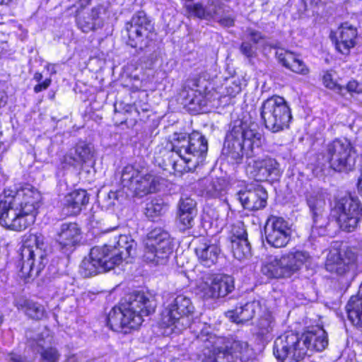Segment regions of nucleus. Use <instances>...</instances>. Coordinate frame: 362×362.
<instances>
[{
	"instance_id": "41",
	"label": "nucleus",
	"mask_w": 362,
	"mask_h": 362,
	"mask_svg": "<svg viewBox=\"0 0 362 362\" xmlns=\"http://www.w3.org/2000/svg\"><path fill=\"white\" fill-rule=\"evenodd\" d=\"M215 276L220 287L221 293L223 297L226 296L233 291L234 280L232 276L222 274H216Z\"/></svg>"
},
{
	"instance_id": "52",
	"label": "nucleus",
	"mask_w": 362,
	"mask_h": 362,
	"mask_svg": "<svg viewBox=\"0 0 362 362\" xmlns=\"http://www.w3.org/2000/svg\"><path fill=\"white\" fill-rule=\"evenodd\" d=\"M247 32L248 33L249 39L255 44L258 43L259 41L262 38V35L258 31L249 28L247 29Z\"/></svg>"
},
{
	"instance_id": "45",
	"label": "nucleus",
	"mask_w": 362,
	"mask_h": 362,
	"mask_svg": "<svg viewBox=\"0 0 362 362\" xmlns=\"http://www.w3.org/2000/svg\"><path fill=\"white\" fill-rule=\"evenodd\" d=\"M196 202L190 197H182L178 203V211L197 213Z\"/></svg>"
},
{
	"instance_id": "61",
	"label": "nucleus",
	"mask_w": 362,
	"mask_h": 362,
	"mask_svg": "<svg viewBox=\"0 0 362 362\" xmlns=\"http://www.w3.org/2000/svg\"><path fill=\"white\" fill-rule=\"evenodd\" d=\"M2 322V320L1 318H0V324Z\"/></svg>"
},
{
	"instance_id": "35",
	"label": "nucleus",
	"mask_w": 362,
	"mask_h": 362,
	"mask_svg": "<svg viewBox=\"0 0 362 362\" xmlns=\"http://www.w3.org/2000/svg\"><path fill=\"white\" fill-rule=\"evenodd\" d=\"M196 288L197 293L204 299H214L211 293L214 291V274H204L197 280Z\"/></svg>"
},
{
	"instance_id": "3",
	"label": "nucleus",
	"mask_w": 362,
	"mask_h": 362,
	"mask_svg": "<svg viewBox=\"0 0 362 362\" xmlns=\"http://www.w3.org/2000/svg\"><path fill=\"white\" fill-rule=\"evenodd\" d=\"M262 134L247 125H235L226 136L223 153L238 163L245 155L250 157L253 150L262 144Z\"/></svg>"
},
{
	"instance_id": "42",
	"label": "nucleus",
	"mask_w": 362,
	"mask_h": 362,
	"mask_svg": "<svg viewBox=\"0 0 362 362\" xmlns=\"http://www.w3.org/2000/svg\"><path fill=\"white\" fill-rule=\"evenodd\" d=\"M185 8V15L187 18L191 17H197L200 19H206V7H203V6L200 4H185L184 6Z\"/></svg>"
},
{
	"instance_id": "19",
	"label": "nucleus",
	"mask_w": 362,
	"mask_h": 362,
	"mask_svg": "<svg viewBox=\"0 0 362 362\" xmlns=\"http://www.w3.org/2000/svg\"><path fill=\"white\" fill-rule=\"evenodd\" d=\"M110 4L108 2L98 4L83 17H78V24L84 33H88L103 27L109 18Z\"/></svg>"
},
{
	"instance_id": "30",
	"label": "nucleus",
	"mask_w": 362,
	"mask_h": 362,
	"mask_svg": "<svg viewBox=\"0 0 362 362\" xmlns=\"http://www.w3.org/2000/svg\"><path fill=\"white\" fill-rule=\"evenodd\" d=\"M302 340L308 348V351L315 349L320 351L328 345L327 334L322 327L302 334Z\"/></svg>"
},
{
	"instance_id": "23",
	"label": "nucleus",
	"mask_w": 362,
	"mask_h": 362,
	"mask_svg": "<svg viewBox=\"0 0 362 362\" xmlns=\"http://www.w3.org/2000/svg\"><path fill=\"white\" fill-rule=\"evenodd\" d=\"M307 203L313 214V228H324L328 221L325 213V197L321 192H314L307 198Z\"/></svg>"
},
{
	"instance_id": "8",
	"label": "nucleus",
	"mask_w": 362,
	"mask_h": 362,
	"mask_svg": "<svg viewBox=\"0 0 362 362\" xmlns=\"http://www.w3.org/2000/svg\"><path fill=\"white\" fill-rule=\"evenodd\" d=\"M144 244V259L154 264H165L173 250L170 235L160 228L152 229L147 234Z\"/></svg>"
},
{
	"instance_id": "44",
	"label": "nucleus",
	"mask_w": 362,
	"mask_h": 362,
	"mask_svg": "<svg viewBox=\"0 0 362 362\" xmlns=\"http://www.w3.org/2000/svg\"><path fill=\"white\" fill-rule=\"evenodd\" d=\"M231 234V243L238 242L242 239H247V234L242 222H238L232 226Z\"/></svg>"
},
{
	"instance_id": "40",
	"label": "nucleus",
	"mask_w": 362,
	"mask_h": 362,
	"mask_svg": "<svg viewBox=\"0 0 362 362\" xmlns=\"http://www.w3.org/2000/svg\"><path fill=\"white\" fill-rule=\"evenodd\" d=\"M166 205L158 200H153L146 204L145 214L151 218L161 216L166 209Z\"/></svg>"
},
{
	"instance_id": "33",
	"label": "nucleus",
	"mask_w": 362,
	"mask_h": 362,
	"mask_svg": "<svg viewBox=\"0 0 362 362\" xmlns=\"http://www.w3.org/2000/svg\"><path fill=\"white\" fill-rule=\"evenodd\" d=\"M258 308V303L255 302L247 303L233 310L228 311L226 316L234 322L243 323L253 318Z\"/></svg>"
},
{
	"instance_id": "18",
	"label": "nucleus",
	"mask_w": 362,
	"mask_h": 362,
	"mask_svg": "<svg viewBox=\"0 0 362 362\" xmlns=\"http://www.w3.org/2000/svg\"><path fill=\"white\" fill-rule=\"evenodd\" d=\"M267 243L274 247H285L291 239V229L288 223L276 216L270 217L265 227Z\"/></svg>"
},
{
	"instance_id": "57",
	"label": "nucleus",
	"mask_w": 362,
	"mask_h": 362,
	"mask_svg": "<svg viewBox=\"0 0 362 362\" xmlns=\"http://www.w3.org/2000/svg\"><path fill=\"white\" fill-rule=\"evenodd\" d=\"M33 78L36 81H40L42 79V74L37 72L34 74Z\"/></svg>"
},
{
	"instance_id": "31",
	"label": "nucleus",
	"mask_w": 362,
	"mask_h": 362,
	"mask_svg": "<svg viewBox=\"0 0 362 362\" xmlns=\"http://www.w3.org/2000/svg\"><path fill=\"white\" fill-rule=\"evenodd\" d=\"M110 245H113V250L120 255L121 261L122 262L134 253L136 243L131 236L119 235L115 237L113 243H110Z\"/></svg>"
},
{
	"instance_id": "58",
	"label": "nucleus",
	"mask_w": 362,
	"mask_h": 362,
	"mask_svg": "<svg viewBox=\"0 0 362 362\" xmlns=\"http://www.w3.org/2000/svg\"><path fill=\"white\" fill-rule=\"evenodd\" d=\"M67 362H76V357L74 355L69 356L67 358Z\"/></svg>"
},
{
	"instance_id": "13",
	"label": "nucleus",
	"mask_w": 362,
	"mask_h": 362,
	"mask_svg": "<svg viewBox=\"0 0 362 362\" xmlns=\"http://www.w3.org/2000/svg\"><path fill=\"white\" fill-rule=\"evenodd\" d=\"M5 198H9L24 216H31L35 221L36 211L40 198L39 192L30 185L7 186L3 192Z\"/></svg>"
},
{
	"instance_id": "10",
	"label": "nucleus",
	"mask_w": 362,
	"mask_h": 362,
	"mask_svg": "<svg viewBox=\"0 0 362 362\" xmlns=\"http://www.w3.org/2000/svg\"><path fill=\"white\" fill-rule=\"evenodd\" d=\"M261 109L265 127L272 132H280L288 127L291 112L284 98L274 96L268 98L263 103Z\"/></svg>"
},
{
	"instance_id": "15",
	"label": "nucleus",
	"mask_w": 362,
	"mask_h": 362,
	"mask_svg": "<svg viewBox=\"0 0 362 362\" xmlns=\"http://www.w3.org/2000/svg\"><path fill=\"white\" fill-rule=\"evenodd\" d=\"M0 199V225L6 228L21 231L33 223V218L27 216L18 209L9 198Z\"/></svg>"
},
{
	"instance_id": "43",
	"label": "nucleus",
	"mask_w": 362,
	"mask_h": 362,
	"mask_svg": "<svg viewBox=\"0 0 362 362\" xmlns=\"http://www.w3.org/2000/svg\"><path fill=\"white\" fill-rule=\"evenodd\" d=\"M206 20L217 19L222 13H224L223 5L218 1L212 2L206 7Z\"/></svg>"
},
{
	"instance_id": "27",
	"label": "nucleus",
	"mask_w": 362,
	"mask_h": 362,
	"mask_svg": "<svg viewBox=\"0 0 362 362\" xmlns=\"http://www.w3.org/2000/svg\"><path fill=\"white\" fill-rule=\"evenodd\" d=\"M80 228L76 223H66L61 226L57 242L62 250L72 249L79 241Z\"/></svg>"
},
{
	"instance_id": "47",
	"label": "nucleus",
	"mask_w": 362,
	"mask_h": 362,
	"mask_svg": "<svg viewBox=\"0 0 362 362\" xmlns=\"http://www.w3.org/2000/svg\"><path fill=\"white\" fill-rule=\"evenodd\" d=\"M241 53L247 58H253L256 55V47L249 42H243L240 47Z\"/></svg>"
},
{
	"instance_id": "20",
	"label": "nucleus",
	"mask_w": 362,
	"mask_h": 362,
	"mask_svg": "<svg viewBox=\"0 0 362 362\" xmlns=\"http://www.w3.org/2000/svg\"><path fill=\"white\" fill-rule=\"evenodd\" d=\"M356 255L351 250L339 252L334 250L327 255L325 268L331 273L344 275L349 271L351 265L356 262Z\"/></svg>"
},
{
	"instance_id": "36",
	"label": "nucleus",
	"mask_w": 362,
	"mask_h": 362,
	"mask_svg": "<svg viewBox=\"0 0 362 362\" xmlns=\"http://www.w3.org/2000/svg\"><path fill=\"white\" fill-rule=\"evenodd\" d=\"M103 272L100 264L94 261L93 252L90 250L88 257L82 260L79 267V273L84 277H90Z\"/></svg>"
},
{
	"instance_id": "38",
	"label": "nucleus",
	"mask_w": 362,
	"mask_h": 362,
	"mask_svg": "<svg viewBox=\"0 0 362 362\" xmlns=\"http://www.w3.org/2000/svg\"><path fill=\"white\" fill-rule=\"evenodd\" d=\"M232 243V250L235 258L243 260L251 255V247L247 239H242Z\"/></svg>"
},
{
	"instance_id": "16",
	"label": "nucleus",
	"mask_w": 362,
	"mask_h": 362,
	"mask_svg": "<svg viewBox=\"0 0 362 362\" xmlns=\"http://www.w3.org/2000/svg\"><path fill=\"white\" fill-rule=\"evenodd\" d=\"M352 151L353 146L349 140L336 139L327 145L325 156L332 168L341 171L349 165Z\"/></svg>"
},
{
	"instance_id": "46",
	"label": "nucleus",
	"mask_w": 362,
	"mask_h": 362,
	"mask_svg": "<svg viewBox=\"0 0 362 362\" xmlns=\"http://www.w3.org/2000/svg\"><path fill=\"white\" fill-rule=\"evenodd\" d=\"M197 216V213L192 212H177V217L180 223L182 226L183 229L190 228L194 224V219Z\"/></svg>"
},
{
	"instance_id": "2",
	"label": "nucleus",
	"mask_w": 362,
	"mask_h": 362,
	"mask_svg": "<svg viewBox=\"0 0 362 362\" xmlns=\"http://www.w3.org/2000/svg\"><path fill=\"white\" fill-rule=\"evenodd\" d=\"M172 151L179 158L175 160L173 168L177 174L194 170L202 163L207 153V140L199 132L190 135L175 133L171 136Z\"/></svg>"
},
{
	"instance_id": "60",
	"label": "nucleus",
	"mask_w": 362,
	"mask_h": 362,
	"mask_svg": "<svg viewBox=\"0 0 362 362\" xmlns=\"http://www.w3.org/2000/svg\"><path fill=\"white\" fill-rule=\"evenodd\" d=\"M146 119V118H142V117H141V118H140V120L145 121V119Z\"/></svg>"
},
{
	"instance_id": "5",
	"label": "nucleus",
	"mask_w": 362,
	"mask_h": 362,
	"mask_svg": "<svg viewBox=\"0 0 362 362\" xmlns=\"http://www.w3.org/2000/svg\"><path fill=\"white\" fill-rule=\"evenodd\" d=\"M311 260L308 252L293 248L281 256L270 257L263 264L262 272L269 279L288 278Z\"/></svg>"
},
{
	"instance_id": "4",
	"label": "nucleus",
	"mask_w": 362,
	"mask_h": 362,
	"mask_svg": "<svg viewBox=\"0 0 362 362\" xmlns=\"http://www.w3.org/2000/svg\"><path fill=\"white\" fill-rule=\"evenodd\" d=\"M47 252L41 234L25 235L21 248V272L23 278L37 276L47 263Z\"/></svg>"
},
{
	"instance_id": "9",
	"label": "nucleus",
	"mask_w": 362,
	"mask_h": 362,
	"mask_svg": "<svg viewBox=\"0 0 362 362\" xmlns=\"http://www.w3.org/2000/svg\"><path fill=\"white\" fill-rule=\"evenodd\" d=\"M332 215L340 228L344 231L354 230L362 216V206L356 197L346 194L338 198L332 209Z\"/></svg>"
},
{
	"instance_id": "22",
	"label": "nucleus",
	"mask_w": 362,
	"mask_h": 362,
	"mask_svg": "<svg viewBox=\"0 0 362 362\" xmlns=\"http://www.w3.org/2000/svg\"><path fill=\"white\" fill-rule=\"evenodd\" d=\"M112 247L113 245L106 244L91 249L94 261L100 264L103 272L110 271L122 262L120 255L114 251Z\"/></svg>"
},
{
	"instance_id": "39",
	"label": "nucleus",
	"mask_w": 362,
	"mask_h": 362,
	"mask_svg": "<svg viewBox=\"0 0 362 362\" xmlns=\"http://www.w3.org/2000/svg\"><path fill=\"white\" fill-rule=\"evenodd\" d=\"M274 325L275 322L272 313L269 312L265 313L257 322V334L265 336L271 333L274 329Z\"/></svg>"
},
{
	"instance_id": "37",
	"label": "nucleus",
	"mask_w": 362,
	"mask_h": 362,
	"mask_svg": "<svg viewBox=\"0 0 362 362\" xmlns=\"http://www.w3.org/2000/svg\"><path fill=\"white\" fill-rule=\"evenodd\" d=\"M20 306L25 308V314L34 320H41L45 317V310L44 307L31 300H24Z\"/></svg>"
},
{
	"instance_id": "6",
	"label": "nucleus",
	"mask_w": 362,
	"mask_h": 362,
	"mask_svg": "<svg viewBox=\"0 0 362 362\" xmlns=\"http://www.w3.org/2000/svg\"><path fill=\"white\" fill-rule=\"evenodd\" d=\"M197 339L205 343L204 362H234L238 354L247 349L246 343L213 334L208 337L200 334Z\"/></svg>"
},
{
	"instance_id": "26",
	"label": "nucleus",
	"mask_w": 362,
	"mask_h": 362,
	"mask_svg": "<svg viewBox=\"0 0 362 362\" xmlns=\"http://www.w3.org/2000/svg\"><path fill=\"white\" fill-rule=\"evenodd\" d=\"M89 201L88 193L83 189H77L69 193L64 198L62 211L66 216L78 214Z\"/></svg>"
},
{
	"instance_id": "51",
	"label": "nucleus",
	"mask_w": 362,
	"mask_h": 362,
	"mask_svg": "<svg viewBox=\"0 0 362 362\" xmlns=\"http://www.w3.org/2000/svg\"><path fill=\"white\" fill-rule=\"evenodd\" d=\"M346 89L349 93H361L362 84H359L356 81H351L347 84Z\"/></svg>"
},
{
	"instance_id": "7",
	"label": "nucleus",
	"mask_w": 362,
	"mask_h": 362,
	"mask_svg": "<svg viewBox=\"0 0 362 362\" xmlns=\"http://www.w3.org/2000/svg\"><path fill=\"white\" fill-rule=\"evenodd\" d=\"M121 184L132 196L141 198L156 192L158 180L156 175L144 169L127 165L122 170Z\"/></svg>"
},
{
	"instance_id": "11",
	"label": "nucleus",
	"mask_w": 362,
	"mask_h": 362,
	"mask_svg": "<svg viewBox=\"0 0 362 362\" xmlns=\"http://www.w3.org/2000/svg\"><path fill=\"white\" fill-rule=\"evenodd\" d=\"M191 299L185 295L177 296L161 313L160 324L163 327L174 326L179 331L188 326V317L194 313Z\"/></svg>"
},
{
	"instance_id": "14",
	"label": "nucleus",
	"mask_w": 362,
	"mask_h": 362,
	"mask_svg": "<svg viewBox=\"0 0 362 362\" xmlns=\"http://www.w3.org/2000/svg\"><path fill=\"white\" fill-rule=\"evenodd\" d=\"M126 30L128 35V45L142 49L148 45L154 28L146 13L139 11L127 23Z\"/></svg>"
},
{
	"instance_id": "21",
	"label": "nucleus",
	"mask_w": 362,
	"mask_h": 362,
	"mask_svg": "<svg viewBox=\"0 0 362 362\" xmlns=\"http://www.w3.org/2000/svg\"><path fill=\"white\" fill-rule=\"evenodd\" d=\"M237 196L243 206L248 210H259L267 204V193L260 185L247 187L238 192Z\"/></svg>"
},
{
	"instance_id": "54",
	"label": "nucleus",
	"mask_w": 362,
	"mask_h": 362,
	"mask_svg": "<svg viewBox=\"0 0 362 362\" xmlns=\"http://www.w3.org/2000/svg\"><path fill=\"white\" fill-rule=\"evenodd\" d=\"M52 80L50 78L45 79L42 83L37 84L34 87V91L39 93L42 90L47 89L51 84Z\"/></svg>"
},
{
	"instance_id": "1",
	"label": "nucleus",
	"mask_w": 362,
	"mask_h": 362,
	"mask_svg": "<svg viewBox=\"0 0 362 362\" xmlns=\"http://www.w3.org/2000/svg\"><path fill=\"white\" fill-rule=\"evenodd\" d=\"M155 308V301L148 295L142 292L131 293L119 307L110 311L107 325L115 332L128 333L138 329L144 317L153 313Z\"/></svg>"
},
{
	"instance_id": "48",
	"label": "nucleus",
	"mask_w": 362,
	"mask_h": 362,
	"mask_svg": "<svg viewBox=\"0 0 362 362\" xmlns=\"http://www.w3.org/2000/svg\"><path fill=\"white\" fill-rule=\"evenodd\" d=\"M322 81L327 88L332 90H341V87L334 81L330 72L327 71L324 74Z\"/></svg>"
},
{
	"instance_id": "53",
	"label": "nucleus",
	"mask_w": 362,
	"mask_h": 362,
	"mask_svg": "<svg viewBox=\"0 0 362 362\" xmlns=\"http://www.w3.org/2000/svg\"><path fill=\"white\" fill-rule=\"evenodd\" d=\"M211 295L214 296V299L223 298V296L221 293L220 287L215 275H214V291L211 293Z\"/></svg>"
},
{
	"instance_id": "59",
	"label": "nucleus",
	"mask_w": 362,
	"mask_h": 362,
	"mask_svg": "<svg viewBox=\"0 0 362 362\" xmlns=\"http://www.w3.org/2000/svg\"><path fill=\"white\" fill-rule=\"evenodd\" d=\"M13 0H0V4H8Z\"/></svg>"
},
{
	"instance_id": "12",
	"label": "nucleus",
	"mask_w": 362,
	"mask_h": 362,
	"mask_svg": "<svg viewBox=\"0 0 362 362\" xmlns=\"http://www.w3.org/2000/svg\"><path fill=\"white\" fill-rule=\"evenodd\" d=\"M274 354L281 362H299L308 355V348L302 340V335L286 332L276 339Z\"/></svg>"
},
{
	"instance_id": "56",
	"label": "nucleus",
	"mask_w": 362,
	"mask_h": 362,
	"mask_svg": "<svg viewBox=\"0 0 362 362\" xmlns=\"http://www.w3.org/2000/svg\"><path fill=\"white\" fill-rule=\"evenodd\" d=\"M135 106L136 112L139 115H140L141 112L146 113L149 111V105L147 103H135Z\"/></svg>"
},
{
	"instance_id": "55",
	"label": "nucleus",
	"mask_w": 362,
	"mask_h": 362,
	"mask_svg": "<svg viewBox=\"0 0 362 362\" xmlns=\"http://www.w3.org/2000/svg\"><path fill=\"white\" fill-rule=\"evenodd\" d=\"M241 90L240 86L237 83H233L231 86L227 88L228 94L235 96L236 94L240 93Z\"/></svg>"
},
{
	"instance_id": "49",
	"label": "nucleus",
	"mask_w": 362,
	"mask_h": 362,
	"mask_svg": "<svg viewBox=\"0 0 362 362\" xmlns=\"http://www.w3.org/2000/svg\"><path fill=\"white\" fill-rule=\"evenodd\" d=\"M216 21L223 27H231L234 25L235 18L230 15H225L222 13Z\"/></svg>"
},
{
	"instance_id": "62",
	"label": "nucleus",
	"mask_w": 362,
	"mask_h": 362,
	"mask_svg": "<svg viewBox=\"0 0 362 362\" xmlns=\"http://www.w3.org/2000/svg\"><path fill=\"white\" fill-rule=\"evenodd\" d=\"M320 1H322V0H319Z\"/></svg>"
},
{
	"instance_id": "34",
	"label": "nucleus",
	"mask_w": 362,
	"mask_h": 362,
	"mask_svg": "<svg viewBox=\"0 0 362 362\" xmlns=\"http://www.w3.org/2000/svg\"><path fill=\"white\" fill-rule=\"evenodd\" d=\"M346 308L349 320L358 329L362 330V298L352 296Z\"/></svg>"
},
{
	"instance_id": "29",
	"label": "nucleus",
	"mask_w": 362,
	"mask_h": 362,
	"mask_svg": "<svg viewBox=\"0 0 362 362\" xmlns=\"http://www.w3.org/2000/svg\"><path fill=\"white\" fill-rule=\"evenodd\" d=\"M276 56L279 62L281 63L284 66L291 69L292 71L302 75L308 74L309 69L308 66L293 53L283 49H279L276 52Z\"/></svg>"
},
{
	"instance_id": "24",
	"label": "nucleus",
	"mask_w": 362,
	"mask_h": 362,
	"mask_svg": "<svg viewBox=\"0 0 362 362\" xmlns=\"http://www.w3.org/2000/svg\"><path fill=\"white\" fill-rule=\"evenodd\" d=\"M28 342L29 345L33 347L35 344L41 347V350H38L40 353L41 359L42 362H58L60 358V354L57 349L54 347L43 348V343L46 339H49V331L45 329L40 333L34 334L32 331L26 332Z\"/></svg>"
},
{
	"instance_id": "17",
	"label": "nucleus",
	"mask_w": 362,
	"mask_h": 362,
	"mask_svg": "<svg viewBox=\"0 0 362 362\" xmlns=\"http://www.w3.org/2000/svg\"><path fill=\"white\" fill-rule=\"evenodd\" d=\"M246 173L257 181H265L272 176L279 175V163L275 158L268 156L252 159L247 162Z\"/></svg>"
},
{
	"instance_id": "28",
	"label": "nucleus",
	"mask_w": 362,
	"mask_h": 362,
	"mask_svg": "<svg viewBox=\"0 0 362 362\" xmlns=\"http://www.w3.org/2000/svg\"><path fill=\"white\" fill-rule=\"evenodd\" d=\"M195 253L200 263L210 267L216 262L220 249L216 245L211 244L206 239L202 238L199 240L195 247Z\"/></svg>"
},
{
	"instance_id": "32",
	"label": "nucleus",
	"mask_w": 362,
	"mask_h": 362,
	"mask_svg": "<svg viewBox=\"0 0 362 362\" xmlns=\"http://www.w3.org/2000/svg\"><path fill=\"white\" fill-rule=\"evenodd\" d=\"M94 155V148L90 144L85 142L78 143L75 147L70 150L66 156V160L68 161L72 160L77 164H83L90 160Z\"/></svg>"
},
{
	"instance_id": "50",
	"label": "nucleus",
	"mask_w": 362,
	"mask_h": 362,
	"mask_svg": "<svg viewBox=\"0 0 362 362\" xmlns=\"http://www.w3.org/2000/svg\"><path fill=\"white\" fill-rule=\"evenodd\" d=\"M199 78L197 76L190 77L186 80L183 85V88L187 90H194L199 86Z\"/></svg>"
},
{
	"instance_id": "25",
	"label": "nucleus",
	"mask_w": 362,
	"mask_h": 362,
	"mask_svg": "<svg viewBox=\"0 0 362 362\" xmlns=\"http://www.w3.org/2000/svg\"><path fill=\"white\" fill-rule=\"evenodd\" d=\"M337 35L336 49L343 54H348L350 49L356 45L357 29L348 23H344L338 28Z\"/></svg>"
}]
</instances>
